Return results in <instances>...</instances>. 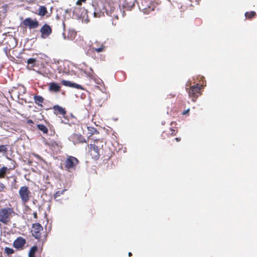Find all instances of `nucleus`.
Returning a JSON list of instances; mask_svg holds the SVG:
<instances>
[{
    "mask_svg": "<svg viewBox=\"0 0 257 257\" xmlns=\"http://www.w3.org/2000/svg\"><path fill=\"white\" fill-rule=\"evenodd\" d=\"M15 212L11 208H5L0 210V222L7 224L14 214Z\"/></svg>",
    "mask_w": 257,
    "mask_h": 257,
    "instance_id": "1",
    "label": "nucleus"
},
{
    "mask_svg": "<svg viewBox=\"0 0 257 257\" xmlns=\"http://www.w3.org/2000/svg\"><path fill=\"white\" fill-rule=\"evenodd\" d=\"M78 159L75 157L69 156L65 161V167L66 170L70 171L72 169H74L78 164Z\"/></svg>",
    "mask_w": 257,
    "mask_h": 257,
    "instance_id": "2",
    "label": "nucleus"
},
{
    "mask_svg": "<svg viewBox=\"0 0 257 257\" xmlns=\"http://www.w3.org/2000/svg\"><path fill=\"white\" fill-rule=\"evenodd\" d=\"M30 193V191L27 186H24L20 188L19 191V194L23 203H26L29 200Z\"/></svg>",
    "mask_w": 257,
    "mask_h": 257,
    "instance_id": "3",
    "label": "nucleus"
},
{
    "mask_svg": "<svg viewBox=\"0 0 257 257\" xmlns=\"http://www.w3.org/2000/svg\"><path fill=\"white\" fill-rule=\"evenodd\" d=\"M43 228L42 226L39 223H34L32 225V230L31 231L32 235L36 239H39L41 236V231H42Z\"/></svg>",
    "mask_w": 257,
    "mask_h": 257,
    "instance_id": "4",
    "label": "nucleus"
},
{
    "mask_svg": "<svg viewBox=\"0 0 257 257\" xmlns=\"http://www.w3.org/2000/svg\"><path fill=\"white\" fill-rule=\"evenodd\" d=\"M23 24L30 29H36L39 26V22L37 20H33L31 18H26L23 21Z\"/></svg>",
    "mask_w": 257,
    "mask_h": 257,
    "instance_id": "5",
    "label": "nucleus"
},
{
    "mask_svg": "<svg viewBox=\"0 0 257 257\" xmlns=\"http://www.w3.org/2000/svg\"><path fill=\"white\" fill-rule=\"evenodd\" d=\"M41 37L42 39H46L52 33V30L51 27L48 24H44L40 29Z\"/></svg>",
    "mask_w": 257,
    "mask_h": 257,
    "instance_id": "6",
    "label": "nucleus"
},
{
    "mask_svg": "<svg viewBox=\"0 0 257 257\" xmlns=\"http://www.w3.org/2000/svg\"><path fill=\"white\" fill-rule=\"evenodd\" d=\"M138 4L139 9L141 11H144V13L149 12L150 9L154 10V9L151 8L150 6V2L147 0H139Z\"/></svg>",
    "mask_w": 257,
    "mask_h": 257,
    "instance_id": "7",
    "label": "nucleus"
},
{
    "mask_svg": "<svg viewBox=\"0 0 257 257\" xmlns=\"http://www.w3.org/2000/svg\"><path fill=\"white\" fill-rule=\"evenodd\" d=\"M68 139L70 141L73 142L74 145L86 142L85 139L80 134H74L69 136Z\"/></svg>",
    "mask_w": 257,
    "mask_h": 257,
    "instance_id": "8",
    "label": "nucleus"
},
{
    "mask_svg": "<svg viewBox=\"0 0 257 257\" xmlns=\"http://www.w3.org/2000/svg\"><path fill=\"white\" fill-rule=\"evenodd\" d=\"M26 243V240L25 239L22 237H19L14 241L13 246L17 249L22 248Z\"/></svg>",
    "mask_w": 257,
    "mask_h": 257,
    "instance_id": "9",
    "label": "nucleus"
},
{
    "mask_svg": "<svg viewBox=\"0 0 257 257\" xmlns=\"http://www.w3.org/2000/svg\"><path fill=\"white\" fill-rule=\"evenodd\" d=\"M62 83L65 86L74 88L77 89H83L82 86L78 84L68 80H62Z\"/></svg>",
    "mask_w": 257,
    "mask_h": 257,
    "instance_id": "10",
    "label": "nucleus"
},
{
    "mask_svg": "<svg viewBox=\"0 0 257 257\" xmlns=\"http://www.w3.org/2000/svg\"><path fill=\"white\" fill-rule=\"evenodd\" d=\"M200 89L201 87L198 84L191 86L190 89L188 91L189 94L190 96L197 97L196 94L199 92Z\"/></svg>",
    "mask_w": 257,
    "mask_h": 257,
    "instance_id": "11",
    "label": "nucleus"
},
{
    "mask_svg": "<svg viewBox=\"0 0 257 257\" xmlns=\"http://www.w3.org/2000/svg\"><path fill=\"white\" fill-rule=\"evenodd\" d=\"M90 149L91 152V155L92 153H94V157L95 159L99 158V149L97 146L94 144H90Z\"/></svg>",
    "mask_w": 257,
    "mask_h": 257,
    "instance_id": "12",
    "label": "nucleus"
},
{
    "mask_svg": "<svg viewBox=\"0 0 257 257\" xmlns=\"http://www.w3.org/2000/svg\"><path fill=\"white\" fill-rule=\"evenodd\" d=\"M53 109L54 110V112L56 114H60L62 115H65L66 113V111L65 109L59 105H55L53 107Z\"/></svg>",
    "mask_w": 257,
    "mask_h": 257,
    "instance_id": "13",
    "label": "nucleus"
},
{
    "mask_svg": "<svg viewBox=\"0 0 257 257\" xmlns=\"http://www.w3.org/2000/svg\"><path fill=\"white\" fill-rule=\"evenodd\" d=\"M49 90L51 91L58 92L60 90V86L57 83L52 82L49 85Z\"/></svg>",
    "mask_w": 257,
    "mask_h": 257,
    "instance_id": "14",
    "label": "nucleus"
},
{
    "mask_svg": "<svg viewBox=\"0 0 257 257\" xmlns=\"http://www.w3.org/2000/svg\"><path fill=\"white\" fill-rule=\"evenodd\" d=\"M38 11V15L40 16H44L47 13V8L43 6H40Z\"/></svg>",
    "mask_w": 257,
    "mask_h": 257,
    "instance_id": "15",
    "label": "nucleus"
},
{
    "mask_svg": "<svg viewBox=\"0 0 257 257\" xmlns=\"http://www.w3.org/2000/svg\"><path fill=\"white\" fill-rule=\"evenodd\" d=\"M35 102L39 105H42V103L43 102L44 99L43 98L39 95H36L34 97Z\"/></svg>",
    "mask_w": 257,
    "mask_h": 257,
    "instance_id": "16",
    "label": "nucleus"
},
{
    "mask_svg": "<svg viewBox=\"0 0 257 257\" xmlns=\"http://www.w3.org/2000/svg\"><path fill=\"white\" fill-rule=\"evenodd\" d=\"M37 250V247L35 245L32 246L29 252V256H35V254Z\"/></svg>",
    "mask_w": 257,
    "mask_h": 257,
    "instance_id": "17",
    "label": "nucleus"
},
{
    "mask_svg": "<svg viewBox=\"0 0 257 257\" xmlns=\"http://www.w3.org/2000/svg\"><path fill=\"white\" fill-rule=\"evenodd\" d=\"M37 127L39 130L43 132L44 133H47L48 129L47 127L42 124H37Z\"/></svg>",
    "mask_w": 257,
    "mask_h": 257,
    "instance_id": "18",
    "label": "nucleus"
},
{
    "mask_svg": "<svg viewBox=\"0 0 257 257\" xmlns=\"http://www.w3.org/2000/svg\"><path fill=\"white\" fill-rule=\"evenodd\" d=\"M8 171V168L6 167H3L0 169V178H4Z\"/></svg>",
    "mask_w": 257,
    "mask_h": 257,
    "instance_id": "19",
    "label": "nucleus"
},
{
    "mask_svg": "<svg viewBox=\"0 0 257 257\" xmlns=\"http://www.w3.org/2000/svg\"><path fill=\"white\" fill-rule=\"evenodd\" d=\"M36 61V59L31 58L27 60V63L29 65H31V67H33L35 65Z\"/></svg>",
    "mask_w": 257,
    "mask_h": 257,
    "instance_id": "20",
    "label": "nucleus"
},
{
    "mask_svg": "<svg viewBox=\"0 0 257 257\" xmlns=\"http://www.w3.org/2000/svg\"><path fill=\"white\" fill-rule=\"evenodd\" d=\"M255 15V13L253 11H252L250 12H246L245 14V17L249 19L252 18Z\"/></svg>",
    "mask_w": 257,
    "mask_h": 257,
    "instance_id": "21",
    "label": "nucleus"
},
{
    "mask_svg": "<svg viewBox=\"0 0 257 257\" xmlns=\"http://www.w3.org/2000/svg\"><path fill=\"white\" fill-rule=\"evenodd\" d=\"M66 190V189H63L61 191H57L54 195V198H56L60 196L61 195L63 194L64 193V192Z\"/></svg>",
    "mask_w": 257,
    "mask_h": 257,
    "instance_id": "22",
    "label": "nucleus"
},
{
    "mask_svg": "<svg viewBox=\"0 0 257 257\" xmlns=\"http://www.w3.org/2000/svg\"><path fill=\"white\" fill-rule=\"evenodd\" d=\"M93 51H96L97 52H102L104 49V46L103 45H101V46L97 48H92Z\"/></svg>",
    "mask_w": 257,
    "mask_h": 257,
    "instance_id": "23",
    "label": "nucleus"
},
{
    "mask_svg": "<svg viewBox=\"0 0 257 257\" xmlns=\"http://www.w3.org/2000/svg\"><path fill=\"white\" fill-rule=\"evenodd\" d=\"M8 151L7 145L0 146V153H6Z\"/></svg>",
    "mask_w": 257,
    "mask_h": 257,
    "instance_id": "24",
    "label": "nucleus"
},
{
    "mask_svg": "<svg viewBox=\"0 0 257 257\" xmlns=\"http://www.w3.org/2000/svg\"><path fill=\"white\" fill-rule=\"evenodd\" d=\"M5 252L8 254H12L14 253V250L13 248H10V247H6L5 249Z\"/></svg>",
    "mask_w": 257,
    "mask_h": 257,
    "instance_id": "25",
    "label": "nucleus"
},
{
    "mask_svg": "<svg viewBox=\"0 0 257 257\" xmlns=\"http://www.w3.org/2000/svg\"><path fill=\"white\" fill-rule=\"evenodd\" d=\"M88 131H89V133L91 134V135H93L95 133H98V132H97V131L93 128V127H88Z\"/></svg>",
    "mask_w": 257,
    "mask_h": 257,
    "instance_id": "26",
    "label": "nucleus"
},
{
    "mask_svg": "<svg viewBox=\"0 0 257 257\" xmlns=\"http://www.w3.org/2000/svg\"><path fill=\"white\" fill-rule=\"evenodd\" d=\"M102 15V14L101 12L97 13L96 12H94L93 13V16H94V17H95V18H99Z\"/></svg>",
    "mask_w": 257,
    "mask_h": 257,
    "instance_id": "27",
    "label": "nucleus"
},
{
    "mask_svg": "<svg viewBox=\"0 0 257 257\" xmlns=\"http://www.w3.org/2000/svg\"><path fill=\"white\" fill-rule=\"evenodd\" d=\"M86 0H78L77 2H76V4L77 5H81V2H85Z\"/></svg>",
    "mask_w": 257,
    "mask_h": 257,
    "instance_id": "28",
    "label": "nucleus"
},
{
    "mask_svg": "<svg viewBox=\"0 0 257 257\" xmlns=\"http://www.w3.org/2000/svg\"><path fill=\"white\" fill-rule=\"evenodd\" d=\"M189 111V109H187V110L184 111L183 112H182V114L183 115H185L186 114H187L188 112Z\"/></svg>",
    "mask_w": 257,
    "mask_h": 257,
    "instance_id": "29",
    "label": "nucleus"
},
{
    "mask_svg": "<svg viewBox=\"0 0 257 257\" xmlns=\"http://www.w3.org/2000/svg\"><path fill=\"white\" fill-rule=\"evenodd\" d=\"M27 123H28V124H32V123H34V122H33V121L32 120H31V119H28V120H27Z\"/></svg>",
    "mask_w": 257,
    "mask_h": 257,
    "instance_id": "30",
    "label": "nucleus"
},
{
    "mask_svg": "<svg viewBox=\"0 0 257 257\" xmlns=\"http://www.w3.org/2000/svg\"><path fill=\"white\" fill-rule=\"evenodd\" d=\"M33 216L35 218H37V214L36 212H35L33 213Z\"/></svg>",
    "mask_w": 257,
    "mask_h": 257,
    "instance_id": "31",
    "label": "nucleus"
},
{
    "mask_svg": "<svg viewBox=\"0 0 257 257\" xmlns=\"http://www.w3.org/2000/svg\"><path fill=\"white\" fill-rule=\"evenodd\" d=\"M175 140H176L177 142H179V141H180V138H176L175 139Z\"/></svg>",
    "mask_w": 257,
    "mask_h": 257,
    "instance_id": "32",
    "label": "nucleus"
},
{
    "mask_svg": "<svg viewBox=\"0 0 257 257\" xmlns=\"http://www.w3.org/2000/svg\"><path fill=\"white\" fill-rule=\"evenodd\" d=\"M0 185H1V187H2V188H4V185H3V184H1Z\"/></svg>",
    "mask_w": 257,
    "mask_h": 257,
    "instance_id": "33",
    "label": "nucleus"
},
{
    "mask_svg": "<svg viewBox=\"0 0 257 257\" xmlns=\"http://www.w3.org/2000/svg\"><path fill=\"white\" fill-rule=\"evenodd\" d=\"M132 255V253L131 252H128V256H130Z\"/></svg>",
    "mask_w": 257,
    "mask_h": 257,
    "instance_id": "34",
    "label": "nucleus"
},
{
    "mask_svg": "<svg viewBox=\"0 0 257 257\" xmlns=\"http://www.w3.org/2000/svg\"><path fill=\"white\" fill-rule=\"evenodd\" d=\"M195 2H196L197 3H198V2H199V1L200 0H195ZM190 1H191V2H192V0H190Z\"/></svg>",
    "mask_w": 257,
    "mask_h": 257,
    "instance_id": "35",
    "label": "nucleus"
},
{
    "mask_svg": "<svg viewBox=\"0 0 257 257\" xmlns=\"http://www.w3.org/2000/svg\"><path fill=\"white\" fill-rule=\"evenodd\" d=\"M33 2V0H29V3H32Z\"/></svg>",
    "mask_w": 257,
    "mask_h": 257,
    "instance_id": "36",
    "label": "nucleus"
},
{
    "mask_svg": "<svg viewBox=\"0 0 257 257\" xmlns=\"http://www.w3.org/2000/svg\"><path fill=\"white\" fill-rule=\"evenodd\" d=\"M134 6V3H133L132 6H131V8H133V7Z\"/></svg>",
    "mask_w": 257,
    "mask_h": 257,
    "instance_id": "37",
    "label": "nucleus"
},
{
    "mask_svg": "<svg viewBox=\"0 0 257 257\" xmlns=\"http://www.w3.org/2000/svg\"><path fill=\"white\" fill-rule=\"evenodd\" d=\"M61 122H63V121L62 120H61ZM64 123H66V122H64Z\"/></svg>",
    "mask_w": 257,
    "mask_h": 257,
    "instance_id": "38",
    "label": "nucleus"
},
{
    "mask_svg": "<svg viewBox=\"0 0 257 257\" xmlns=\"http://www.w3.org/2000/svg\"><path fill=\"white\" fill-rule=\"evenodd\" d=\"M90 70L91 71H92V69L91 68H90Z\"/></svg>",
    "mask_w": 257,
    "mask_h": 257,
    "instance_id": "39",
    "label": "nucleus"
},
{
    "mask_svg": "<svg viewBox=\"0 0 257 257\" xmlns=\"http://www.w3.org/2000/svg\"><path fill=\"white\" fill-rule=\"evenodd\" d=\"M29 257H35V256H29Z\"/></svg>",
    "mask_w": 257,
    "mask_h": 257,
    "instance_id": "40",
    "label": "nucleus"
},
{
    "mask_svg": "<svg viewBox=\"0 0 257 257\" xmlns=\"http://www.w3.org/2000/svg\"><path fill=\"white\" fill-rule=\"evenodd\" d=\"M193 1V0H192V2Z\"/></svg>",
    "mask_w": 257,
    "mask_h": 257,
    "instance_id": "41",
    "label": "nucleus"
}]
</instances>
